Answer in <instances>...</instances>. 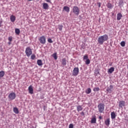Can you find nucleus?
Segmentation results:
<instances>
[{
    "instance_id": "6ab92c4d",
    "label": "nucleus",
    "mask_w": 128,
    "mask_h": 128,
    "mask_svg": "<svg viewBox=\"0 0 128 128\" xmlns=\"http://www.w3.org/2000/svg\"><path fill=\"white\" fill-rule=\"evenodd\" d=\"M91 124H96V116L91 120Z\"/></svg>"
},
{
    "instance_id": "72a5a7b5",
    "label": "nucleus",
    "mask_w": 128,
    "mask_h": 128,
    "mask_svg": "<svg viewBox=\"0 0 128 128\" xmlns=\"http://www.w3.org/2000/svg\"><path fill=\"white\" fill-rule=\"evenodd\" d=\"M36 58V55L34 54H33L31 56V59L32 60H34Z\"/></svg>"
},
{
    "instance_id": "f704fd0d",
    "label": "nucleus",
    "mask_w": 128,
    "mask_h": 128,
    "mask_svg": "<svg viewBox=\"0 0 128 128\" xmlns=\"http://www.w3.org/2000/svg\"><path fill=\"white\" fill-rule=\"evenodd\" d=\"M9 42H12V37L10 36L8 38Z\"/></svg>"
},
{
    "instance_id": "423d86ee",
    "label": "nucleus",
    "mask_w": 128,
    "mask_h": 128,
    "mask_svg": "<svg viewBox=\"0 0 128 128\" xmlns=\"http://www.w3.org/2000/svg\"><path fill=\"white\" fill-rule=\"evenodd\" d=\"M78 72H80V70L78 69V68H74L72 71V76H76L78 74Z\"/></svg>"
},
{
    "instance_id": "a19ab883",
    "label": "nucleus",
    "mask_w": 128,
    "mask_h": 128,
    "mask_svg": "<svg viewBox=\"0 0 128 128\" xmlns=\"http://www.w3.org/2000/svg\"><path fill=\"white\" fill-rule=\"evenodd\" d=\"M98 118L99 120H102V116H100Z\"/></svg>"
},
{
    "instance_id": "473e14b6",
    "label": "nucleus",
    "mask_w": 128,
    "mask_h": 128,
    "mask_svg": "<svg viewBox=\"0 0 128 128\" xmlns=\"http://www.w3.org/2000/svg\"><path fill=\"white\" fill-rule=\"evenodd\" d=\"M58 30L62 32V26H58Z\"/></svg>"
},
{
    "instance_id": "7ed1b4c3",
    "label": "nucleus",
    "mask_w": 128,
    "mask_h": 128,
    "mask_svg": "<svg viewBox=\"0 0 128 128\" xmlns=\"http://www.w3.org/2000/svg\"><path fill=\"white\" fill-rule=\"evenodd\" d=\"M25 53L26 54V56H28V58H30V56H32V48H30V47L28 46L26 48Z\"/></svg>"
},
{
    "instance_id": "20e7f679",
    "label": "nucleus",
    "mask_w": 128,
    "mask_h": 128,
    "mask_svg": "<svg viewBox=\"0 0 128 128\" xmlns=\"http://www.w3.org/2000/svg\"><path fill=\"white\" fill-rule=\"evenodd\" d=\"M72 10L74 13V14L76 16H78V14H80V8H78V7L77 6H74L72 9Z\"/></svg>"
},
{
    "instance_id": "1a4fd4ad",
    "label": "nucleus",
    "mask_w": 128,
    "mask_h": 128,
    "mask_svg": "<svg viewBox=\"0 0 128 128\" xmlns=\"http://www.w3.org/2000/svg\"><path fill=\"white\" fill-rule=\"evenodd\" d=\"M126 106V102L124 100H120L119 102V107L122 108V106Z\"/></svg>"
},
{
    "instance_id": "a211bd4d",
    "label": "nucleus",
    "mask_w": 128,
    "mask_h": 128,
    "mask_svg": "<svg viewBox=\"0 0 128 128\" xmlns=\"http://www.w3.org/2000/svg\"><path fill=\"white\" fill-rule=\"evenodd\" d=\"M86 94H90L92 92V89L90 88H88L86 91Z\"/></svg>"
},
{
    "instance_id": "9b49d317",
    "label": "nucleus",
    "mask_w": 128,
    "mask_h": 128,
    "mask_svg": "<svg viewBox=\"0 0 128 128\" xmlns=\"http://www.w3.org/2000/svg\"><path fill=\"white\" fill-rule=\"evenodd\" d=\"M61 62L62 66H66V58H64L62 59Z\"/></svg>"
},
{
    "instance_id": "2f4dec72",
    "label": "nucleus",
    "mask_w": 128,
    "mask_h": 128,
    "mask_svg": "<svg viewBox=\"0 0 128 128\" xmlns=\"http://www.w3.org/2000/svg\"><path fill=\"white\" fill-rule=\"evenodd\" d=\"M48 42L50 44H52V42H54V41H52V40L50 38H49L48 39Z\"/></svg>"
},
{
    "instance_id": "4be33fe9",
    "label": "nucleus",
    "mask_w": 128,
    "mask_h": 128,
    "mask_svg": "<svg viewBox=\"0 0 128 128\" xmlns=\"http://www.w3.org/2000/svg\"><path fill=\"white\" fill-rule=\"evenodd\" d=\"M110 118H107L106 120H105V124H106V126H110Z\"/></svg>"
},
{
    "instance_id": "58836bf2",
    "label": "nucleus",
    "mask_w": 128,
    "mask_h": 128,
    "mask_svg": "<svg viewBox=\"0 0 128 128\" xmlns=\"http://www.w3.org/2000/svg\"><path fill=\"white\" fill-rule=\"evenodd\" d=\"M80 115L81 116H84V112H80Z\"/></svg>"
},
{
    "instance_id": "6e6552de",
    "label": "nucleus",
    "mask_w": 128,
    "mask_h": 128,
    "mask_svg": "<svg viewBox=\"0 0 128 128\" xmlns=\"http://www.w3.org/2000/svg\"><path fill=\"white\" fill-rule=\"evenodd\" d=\"M113 88L114 86H112V85H110V86L107 88L106 92H109V94H112Z\"/></svg>"
},
{
    "instance_id": "4468645a",
    "label": "nucleus",
    "mask_w": 128,
    "mask_h": 128,
    "mask_svg": "<svg viewBox=\"0 0 128 128\" xmlns=\"http://www.w3.org/2000/svg\"><path fill=\"white\" fill-rule=\"evenodd\" d=\"M10 20L12 22H16V16H14V15H12L10 16Z\"/></svg>"
},
{
    "instance_id": "cd10ccee",
    "label": "nucleus",
    "mask_w": 128,
    "mask_h": 128,
    "mask_svg": "<svg viewBox=\"0 0 128 128\" xmlns=\"http://www.w3.org/2000/svg\"><path fill=\"white\" fill-rule=\"evenodd\" d=\"M4 76V71L0 72V78H2Z\"/></svg>"
},
{
    "instance_id": "f8f14e48",
    "label": "nucleus",
    "mask_w": 128,
    "mask_h": 128,
    "mask_svg": "<svg viewBox=\"0 0 128 128\" xmlns=\"http://www.w3.org/2000/svg\"><path fill=\"white\" fill-rule=\"evenodd\" d=\"M42 6L44 10H48V3H43Z\"/></svg>"
},
{
    "instance_id": "f03ea898",
    "label": "nucleus",
    "mask_w": 128,
    "mask_h": 128,
    "mask_svg": "<svg viewBox=\"0 0 128 128\" xmlns=\"http://www.w3.org/2000/svg\"><path fill=\"white\" fill-rule=\"evenodd\" d=\"M98 110L100 114H102L104 112V104L100 103L98 106Z\"/></svg>"
},
{
    "instance_id": "e433bc0d",
    "label": "nucleus",
    "mask_w": 128,
    "mask_h": 128,
    "mask_svg": "<svg viewBox=\"0 0 128 128\" xmlns=\"http://www.w3.org/2000/svg\"><path fill=\"white\" fill-rule=\"evenodd\" d=\"M97 4L98 5V8H100V4H101L100 2H98Z\"/></svg>"
},
{
    "instance_id": "aec40b11",
    "label": "nucleus",
    "mask_w": 128,
    "mask_h": 128,
    "mask_svg": "<svg viewBox=\"0 0 128 128\" xmlns=\"http://www.w3.org/2000/svg\"><path fill=\"white\" fill-rule=\"evenodd\" d=\"M13 111L16 114H18L20 112H18V108H16V107L14 108Z\"/></svg>"
},
{
    "instance_id": "9d476101",
    "label": "nucleus",
    "mask_w": 128,
    "mask_h": 128,
    "mask_svg": "<svg viewBox=\"0 0 128 128\" xmlns=\"http://www.w3.org/2000/svg\"><path fill=\"white\" fill-rule=\"evenodd\" d=\"M28 90L29 92V94H34V89L32 88V86L30 85L29 86L28 88Z\"/></svg>"
},
{
    "instance_id": "c03bdc74",
    "label": "nucleus",
    "mask_w": 128,
    "mask_h": 128,
    "mask_svg": "<svg viewBox=\"0 0 128 128\" xmlns=\"http://www.w3.org/2000/svg\"><path fill=\"white\" fill-rule=\"evenodd\" d=\"M40 0H37L38 2Z\"/></svg>"
},
{
    "instance_id": "c9c22d12",
    "label": "nucleus",
    "mask_w": 128,
    "mask_h": 128,
    "mask_svg": "<svg viewBox=\"0 0 128 128\" xmlns=\"http://www.w3.org/2000/svg\"><path fill=\"white\" fill-rule=\"evenodd\" d=\"M69 128H74V124H70L69 125Z\"/></svg>"
},
{
    "instance_id": "f257e3e1",
    "label": "nucleus",
    "mask_w": 128,
    "mask_h": 128,
    "mask_svg": "<svg viewBox=\"0 0 128 128\" xmlns=\"http://www.w3.org/2000/svg\"><path fill=\"white\" fill-rule=\"evenodd\" d=\"M108 40V36L107 34H104L100 36L98 38V42L100 44H104V42H106Z\"/></svg>"
},
{
    "instance_id": "a878e982",
    "label": "nucleus",
    "mask_w": 128,
    "mask_h": 128,
    "mask_svg": "<svg viewBox=\"0 0 128 128\" xmlns=\"http://www.w3.org/2000/svg\"><path fill=\"white\" fill-rule=\"evenodd\" d=\"M100 89L98 87L94 88L93 89L94 92H100Z\"/></svg>"
},
{
    "instance_id": "7c9ffc66",
    "label": "nucleus",
    "mask_w": 128,
    "mask_h": 128,
    "mask_svg": "<svg viewBox=\"0 0 128 128\" xmlns=\"http://www.w3.org/2000/svg\"><path fill=\"white\" fill-rule=\"evenodd\" d=\"M85 62L86 64H90V59H87Z\"/></svg>"
},
{
    "instance_id": "5701e85b",
    "label": "nucleus",
    "mask_w": 128,
    "mask_h": 128,
    "mask_svg": "<svg viewBox=\"0 0 128 128\" xmlns=\"http://www.w3.org/2000/svg\"><path fill=\"white\" fill-rule=\"evenodd\" d=\"M37 64L40 66H42V61L41 60H37Z\"/></svg>"
},
{
    "instance_id": "f3484780",
    "label": "nucleus",
    "mask_w": 128,
    "mask_h": 128,
    "mask_svg": "<svg viewBox=\"0 0 128 128\" xmlns=\"http://www.w3.org/2000/svg\"><path fill=\"white\" fill-rule=\"evenodd\" d=\"M116 115L114 112H112L111 113V118L112 120H114V118H116Z\"/></svg>"
},
{
    "instance_id": "c756f323",
    "label": "nucleus",
    "mask_w": 128,
    "mask_h": 128,
    "mask_svg": "<svg viewBox=\"0 0 128 128\" xmlns=\"http://www.w3.org/2000/svg\"><path fill=\"white\" fill-rule=\"evenodd\" d=\"M120 46L123 47L126 46V42H124V41H122L120 42Z\"/></svg>"
},
{
    "instance_id": "2eb2a0df",
    "label": "nucleus",
    "mask_w": 128,
    "mask_h": 128,
    "mask_svg": "<svg viewBox=\"0 0 128 128\" xmlns=\"http://www.w3.org/2000/svg\"><path fill=\"white\" fill-rule=\"evenodd\" d=\"M63 10H65V12H70V7L68 6H64Z\"/></svg>"
},
{
    "instance_id": "412c9836",
    "label": "nucleus",
    "mask_w": 128,
    "mask_h": 128,
    "mask_svg": "<svg viewBox=\"0 0 128 128\" xmlns=\"http://www.w3.org/2000/svg\"><path fill=\"white\" fill-rule=\"evenodd\" d=\"M106 6L108 8H110V10H112V8L113 6L110 3H108L106 4Z\"/></svg>"
},
{
    "instance_id": "39448f33",
    "label": "nucleus",
    "mask_w": 128,
    "mask_h": 128,
    "mask_svg": "<svg viewBox=\"0 0 128 128\" xmlns=\"http://www.w3.org/2000/svg\"><path fill=\"white\" fill-rule=\"evenodd\" d=\"M16 95L14 92L10 93L8 96L10 100H14L16 99Z\"/></svg>"
},
{
    "instance_id": "bb28decb",
    "label": "nucleus",
    "mask_w": 128,
    "mask_h": 128,
    "mask_svg": "<svg viewBox=\"0 0 128 128\" xmlns=\"http://www.w3.org/2000/svg\"><path fill=\"white\" fill-rule=\"evenodd\" d=\"M52 56L54 58V60H58V56H56V52L52 54Z\"/></svg>"
},
{
    "instance_id": "79ce46f5",
    "label": "nucleus",
    "mask_w": 128,
    "mask_h": 128,
    "mask_svg": "<svg viewBox=\"0 0 128 128\" xmlns=\"http://www.w3.org/2000/svg\"><path fill=\"white\" fill-rule=\"evenodd\" d=\"M29 0V2H30V1H32V0Z\"/></svg>"
},
{
    "instance_id": "dca6fc26",
    "label": "nucleus",
    "mask_w": 128,
    "mask_h": 128,
    "mask_svg": "<svg viewBox=\"0 0 128 128\" xmlns=\"http://www.w3.org/2000/svg\"><path fill=\"white\" fill-rule=\"evenodd\" d=\"M113 72H114V67H111L108 70V74H112Z\"/></svg>"
},
{
    "instance_id": "b1692460",
    "label": "nucleus",
    "mask_w": 128,
    "mask_h": 128,
    "mask_svg": "<svg viewBox=\"0 0 128 128\" xmlns=\"http://www.w3.org/2000/svg\"><path fill=\"white\" fill-rule=\"evenodd\" d=\"M82 110V106H77V110L78 112H80Z\"/></svg>"
},
{
    "instance_id": "c85d7f7f",
    "label": "nucleus",
    "mask_w": 128,
    "mask_h": 128,
    "mask_svg": "<svg viewBox=\"0 0 128 128\" xmlns=\"http://www.w3.org/2000/svg\"><path fill=\"white\" fill-rule=\"evenodd\" d=\"M88 59V55H85L83 57V60H87Z\"/></svg>"
},
{
    "instance_id": "393cba45",
    "label": "nucleus",
    "mask_w": 128,
    "mask_h": 128,
    "mask_svg": "<svg viewBox=\"0 0 128 128\" xmlns=\"http://www.w3.org/2000/svg\"><path fill=\"white\" fill-rule=\"evenodd\" d=\"M15 32L16 34H20V29L18 28H16L15 29Z\"/></svg>"
},
{
    "instance_id": "ddd939ff",
    "label": "nucleus",
    "mask_w": 128,
    "mask_h": 128,
    "mask_svg": "<svg viewBox=\"0 0 128 128\" xmlns=\"http://www.w3.org/2000/svg\"><path fill=\"white\" fill-rule=\"evenodd\" d=\"M122 13L119 12L117 14V20H120L122 19Z\"/></svg>"
},
{
    "instance_id": "0eeeda50",
    "label": "nucleus",
    "mask_w": 128,
    "mask_h": 128,
    "mask_svg": "<svg viewBox=\"0 0 128 128\" xmlns=\"http://www.w3.org/2000/svg\"><path fill=\"white\" fill-rule=\"evenodd\" d=\"M39 42H40V43L42 44H44L46 42V36H42L38 38Z\"/></svg>"
},
{
    "instance_id": "4c0bfd02",
    "label": "nucleus",
    "mask_w": 128,
    "mask_h": 128,
    "mask_svg": "<svg viewBox=\"0 0 128 128\" xmlns=\"http://www.w3.org/2000/svg\"><path fill=\"white\" fill-rule=\"evenodd\" d=\"M51 0H45V1H46V2H49L50 3L52 2H50Z\"/></svg>"
},
{
    "instance_id": "ea45409f",
    "label": "nucleus",
    "mask_w": 128,
    "mask_h": 128,
    "mask_svg": "<svg viewBox=\"0 0 128 128\" xmlns=\"http://www.w3.org/2000/svg\"><path fill=\"white\" fill-rule=\"evenodd\" d=\"M2 21L0 20V28L2 26Z\"/></svg>"
},
{
    "instance_id": "37998d69",
    "label": "nucleus",
    "mask_w": 128,
    "mask_h": 128,
    "mask_svg": "<svg viewBox=\"0 0 128 128\" xmlns=\"http://www.w3.org/2000/svg\"><path fill=\"white\" fill-rule=\"evenodd\" d=\"M8 44H10V42H8Z\"/></svg>"
}]
</instances>
